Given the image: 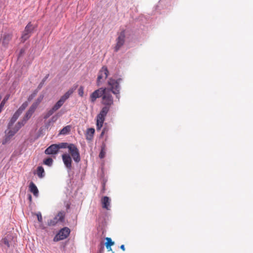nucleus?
<instances>
[{
  "label": "nucleus",
  "instance_id": "nucleus-1",
  "mask_svg": "<svg viewBox=\"0 0 253 253\" xmlns=\"http://www.w3.org/2000/svg\"><path fill=\"white\" fill-rule=\"evenodd\" d=\"M121 79L115 80L112 78H109L108 80V84L109 87H106V90L104 92L102 97L101 103L104 106L110 107L114 103L113 97L111 92L116 95V97L119 100L120 98L121 86L120 83Z\"/></svg>",
  "mask_w": 253,
  "mask_h": 253
},
{
  "label": "nucleus",
  "instance_id": "nucleus-2",
  "mask_svg": "<svg viewBox=\"0 0 253 253\" xmlns=\"http://www.w3.org/2000/svg\"><path fill=\"white\" fill-rule=\"evenodd\" d=\"M110 110V107L104 106L101 109L100 113L97 116L96 126L97 130L100 129L102 127L103 124L105 120V117L106 116Z\"/></svg>",
  "mask_w": 253,
  "mask_h": 253
},
{
  "label": "nucleus",
  "instance_id": "nucleus-3",
  "mask_svg": "<svg viewBox=\"0 0 253 253\" xmlns=\"http://www.w3.org/2000/svg\"><path fill=\"white\" fill-rule=\"evenodd\" d=\"M109 75V71L107 67L103 66L98 73V77L96 81V84L98 86H100L107 79Z\"/></svg>",
  "mask_w": 253,
  "mask_h": 253
},
{
  "label": "nucleus",
  "instance_id": "nucleus-4",
  "mask_svg": "<svg viewBox=\"0 0 253 253\" xmlns=\"http://www.w3.org/2000/svg\"><path fill=\"white\" fill-rule=\"evenodd\" d=\"M65 211H60L53 219L48 220L47 224L51 226H55L59 222L64 223L65 221Z\"/></svg>",
  "mask_w": 253,
  "mask_h": 253
},
{
  "label": "nucleus",
  "instance_id": "nucleus-5",
  "mask_svg": "<svg viewBox=\"0 0 253 253\" xmlns=\"http://www.w3.org/2000/svg\"><path fill=\"white\" fill-rule=\"evenodd\" d=\"M68 150L74 161L77 163H79L81 161V157L79 150L77 146L74 144L70 143Z\"/></svg>",
  "mask_w": 253,
  "mask_h": 253
},
{
  "label": "nucleus",
  "instance_id": "nucleus-6",
  "mask_svg": "<svg viewBox=\"0 0 253 253\" xmlns=\"http://www.w3.org/2000/svg\"><path fill=\"white\" fill-rule=\"evenodd\" d=\"M34 28L35 27L32 24L31 22H29L26 25L21 37V41L22 42H24L30 37L31 34L33 32Z\"/></svg>",
  "mask_w": 253,
  "mask_h": 253
},
{
  "label": "nucleus",
  "instance_id": "nucleus-7",
  "mask_svg": "<svg viewBox=\"0 0 253 253\" xmlns=\"http://www.w3.org/2000/svg\"><path fill=\"white\" fill-rule=\"evenodd\" d=\"M70 229L67 227L60 229L53 238L54 242H58L67 238L70 233Z\"/></svg>",
  "mask_w": 253,
  "mask_h": 253
},
{
  "label": "nucleus",
  "instance_id": "nucleus-8",
  "mask_svg": "<svg viewBox=\"0 0 253 253\" xmlns=\"http://www.w3.org/2000/svg\"><path fill=\"white\" fill-rule=\"evenodd\" d=\"M106 87H100L90 94L89 100L91 103H94L97 98L102 97V96L106 90Z\"/></svg>",
  "mask_w": 253,
  "mask_h": 253
},
{
  "label": "nucleus",
  "instance_id": "nucleus-9",
  "mask_svg": "<svg viewBox=\"0 0 253 253\" xmlns=\"http://www.w3.org/2000/svg\"><path fill=\"white\" fill-rule=\"evenodd\" d=\"M125 41V31H122L116 39L117 44L115 47V51L117 52L120 48L124 45Z\"/></svg>",
  "mask_w": 253,
  "mask_h": 253
},
{
  "label": "nucleus",
  "instance_id": "nucleus-10",
  "mask_svg": "<svg viewBox=\"0 0 253 253\" xmlns=\"http://www.w3.org/2000/svg\"><path fill=\"white\" fill-rule=\"evenodd\" d=\"M62 158L64 164L68 170L72 169V158L69 154L65 153L62 155Z\"/></svg>",
  "mask_w": 253,
  "mask_h": 253
},
{
  "label": "nucleus",
  "instance_id": "nucleus-11",
  "mask_svg": "<svg viewBox=\"0 0 253 253\" xmlns=\"http://www.w3.org/2000/svg\"><path fill=\"white\" fill-rule=\"evenodd\" d=\"M14 237L12 235L7 234L2 239L1 244H4L7 248H10L14 244Z\"/></svg>",
  "mask_w": 253,
  "mask_h": 253
},
{
  "label": "nucleus",
  "instance_id": "nucleus-12",
  "mask_svg": "<svg viewBox=\"0 0 253 253\" xmlns=\"http://www.w3.org/2000/svg\"><path fill=\"white\" fill-rule=\"evenodd\" d=\"M59 151V147L57 144H52L48 147L45 150L44 153L46 155H56Z\"/></svg>",
  "mask_w": 253,
  "mask_h": 253
},
{
  "label": "nucleus",
  "instance_id": "nucleus-13",
  "mask_svg": "<svg viewBox=\"0 0 253 253\" xmlns=\"http://www.w3.org/2000/svg\"><path fill=\"white\" fill-rule=\"evenodd\" d=\"M37 105H38L37 103H33L31 106V107H30L28 111L26 112L25 115L23 118L24 120H25V121L27 122V121L28 120L31 118L32 114L34 113L36 109L37 108Z\"/></svg>",
  "mask_w": 253,
  "mask_h": 253
},
{
  "label": "nucleus",
  "instance_id": "nucleus-14",
  "mask_svg": "<svg viewBox=\"0 0 253 253\" xmlns=\"http://www.w3.org/2000/svg\"><path fill=\"white\" fill-rule=\"evenodd\" d=\"M12 34L8 33H4L2 37H1L2 44L4 46H6L9 43V42L12 39Z\"/></svg>",
  "mask_w": 253,
  "mask_h": 253
},
{
  "label": "nucleus",
  "instance_id": "nucleus-15",
  "mask_svg": "<svg viewBox=\"0 0 253 253\" xmlns=\"http://www.w3.org/2000/svg\"><path fill=\"white\" fill-rule=\"evenodd\" d=\"M110 202L111 200L108 197H103L101 200L102 208L106 210H109Z\"/></svg>",
  "mask_w": 253,
  "mask_h": 253
},
{
  "label": "nucleus",
  "instance_id": "nucleus-16",
  "mask_svg": "<svg viewBox=\"0 0 253 253\" xmlns=\"http://www.w3.org/2000/svg\"><path fill=\"white\" fill-rule=\"evenodd\" d=\"M29 190L36 197L39 196V190L36 185L33 182H31L29 185Z\"/></svg>",
  "mask_w": 253,
  "mask_h": 253
},
{
  "label": "nucleus",
  "instance_id": "nucleus-17",
  "mask_svg": "<svg viewBox=\"0 0 253 253\" xmlns=\"http://www.w3.org/2000/svg\"><path fill=\"white\" fill-rule=\"evenodd\" d=\"M95 129L93 128H89L87 129L85 134L86 139L88 140H91L93 138Z\"/></svg>",
  "mask_w": 253,
  "mask_h": 253
},
{
  "label": "nucleus",
  "instance_id": "nucleus-18",
  "mask_svg": "<svg viewBox=\"0 0 253 253\" xmlns=\"http://www.w3.org/2000/svg\"><path fill=\"white\" fill-rule=\"evenodd\" d=\"M26 123V121H25V120H24L23 119L21 121L18 122L14 127V131H13V133H12V134H15V133H16V132L18 131V130L22 126H23Z\"/></svg>",
  "mask_w": 253,
  "mask_h": 253
},
{
  "label": "nucleus",
  "instance_id": "nucleus-19",
  "mask_svg": "<svg viewBox=\"0 0 253 253\" xmlns=\"http://www.w3.org/2000/svg\"><path fill=\"white\" fill-rule=\"evenodd\" d=\"M37 175L40 178H43L44 175V170L42 166L38 167L37 168Z\"/></svg>",
  "mask_w": 253,
  "mask_h": 253
},
{
  "label": "nucleus",
  "instance_id": "nucleus-20",
  "mask_svg": "<svg viewBox=\"0 0 253 253\" xmlns=\"http://www.w3.org/2000/svg\"><path fill=\"white\" fill-rule=\"evenodd\" d=\"M71 126H67L65 127H64L60 131V134L62 135H66L71 130Z\"/></svg>",
  "mask_w": 253,
  "mask_h": 253
},
{
  "label": "nucleus",
  "instance_id": "nucleus-21",
  "mask_svg": "<svg viewBox=\"0 0 253 253\" xmlns=\"http://www.w3.org/2000/svg\"><path fill=\"white\" fill-rule=\"evenodd\" d=\"M19 115L17 114L16 112L14 114L12 117L11 118L9 124H8V127H10L13 124L16 122L18 117H19Z\"/></svg>",
  "mask_w": 253,
  "mask_h": 253
},
{
  "label": "nucleus",
  "instance_id": "nucleus-22",
  "mask_svg": "<svg viewBox=\"0 0 253 253\" xmlns=\"http://www.w3.org/2000/svg\"><path fill=\"white\" fill-rule=\"evenodd\" d=\"M28 106L27 102H24L22 105L19 107V108L17 110L16 113L20 115L22 112L26 109V108Z\"/></svg>",
  "mask_w": 253,
  "mask_h": 253
},
{
  "label": "nucleus",
  "instance_id": "nucleus-23",
  "mask_svg": "<svg viewBox=\"0 0 253 253\" xmlns=\"http://www.w3.org/2000/svg\"><path fill=\"white\" fill-rule=\"evenodd\" d=\"M78 85H74L71 88H70L65 94L69 98L73 94L74 91L77 89Z\"/></svg>",
  "mask_w": 253,
  "mask_h": 253
},
{
  "label": "nucleus",
  "instance_id": "nucleus-24",
  "mask_svg": "<svg viewBox=\"0 0 253 253\" xmlns=\"http://www.w3.org/2000/svg\"><path fill=\"white\" fill-rule=\"evenodd\" d=\"M53 161L52 158H48L43 160V164L45 165H47L49 167H51L53 164Z\"/></svg>",
  "mask_w": 253,
  "mask_h": 253
},
{
  "label": "nucleus",
  "instance_id": "nucleus-25",
  "mask_svg": "<svg viewBox=\"0 0 253 253\" xmlns=\"http://www.w3.org/2000/svg\"><path fill=\"white\" fill-rule=\"evenodd\" d=\"M63 104L59 100L56 103V104L52 108L55 111L58 110Z\"/></svg>",
  "mask_w": 253,
  "mask_h": 253
},
{
  "label": "nucleus",
  "instance_id": "nucleus-26",
  "mask_svg": "<svg viewBox=\"0 0 253 253\" xmlns=\"http://www.w3.org/2000/svg\"><path fill=\"white\" fill-rule=\"evenodd\" d=\"M58 147H59V150L61 148H69V144L67 142H62L59 144H57Z\"/></svg>",
  "mask_w": 253,
  "mask_h": 253
},
{
  "label": "nucleus",
  "instance_id": "nucleus-27",
  "mask_svg": "<svg viewBox=\"0 0 253 253\" xmlns=\"http://www.w3.org/2000/svg\"><path fill=\"white\" fill-rule=\"evenodd\" d=\"M105 145H102V146H101V149L99 155V158L100 159H103V158L105 157V153H106L105 151Z\"/></svg>",
  "mask_w": 253,
  "mask_h": 253
},
{
  "label": "nucleus",
  "instance_id": "nucleus-28",
  "mask_svg": "<svg viewBox=\"0 0 253 253\" xmlns=\"http://www.w3.org/2000/svg\"><path fill=\"white\" fill-rule=\"evenodd\" d=\"M49 77V74H47L46 75V76L42 80V82L40 83V84H39L38 86V89L39 90L41 89L42 87L43 86L44 84V82L46 81V80H47V79Z\"/></svg>",
  "mask_w": 253,
  "mask_h": 253
},
{
  "label": "nucleus",
  "instance_id": "nucleus-29",
  "mask_svg": "<svg viewBox=\"0 0 253 253\" xmlns=\"http://www.w3.org/2000/svg\"><path fill=\"white\" fill-rule=\"evenodd\" d=\"M105 240H106V242L105 244V246H112L115 244L114 242L112 241L111 238L106 237Z\"/></svg>",
  "mask_w": 253,
  "mask_h": 253
},
{
  "label": "nucleus",
  "instance_id": "nucleus-30",
  "mask_svg": "<svg viewBox=\"0 0 253 253\" xmlns=\"http://www.w3.org/2000/svg\"><path fill=\"white\" fill-rule=\"evenodd\" d=\"M55 111L53 110L52 108H51L50 110H49L46 114L44 116L43 118L44 119H47L48 118H49L50 116H51Z\"/></svg>",
  "mask_w": 253,
  "mask_h": 253
},
{
  "label": "nucleus",
  "instance_id": "nucleus-31",
  "mask_svg": "<svg viewBox=\"0 0 253 253\" xmlns=\"http://www.w3.org/2000/svg\"><path fill=\"white\" fill-rule=\"evenodd\" d=\"M8 99V96H5L4 97V98L3 99V100L1 101V102L0 103V112H1V110H2V107L4 106V104H5V101Z\"/></svg>",
  "mask_w": 253,
  "mask_h": 253
},
{
  "label": "nucleus",
  "instance_id": "nucleus-32",
  "mask_svg": "<svg viewBox=\"0 0 253 253\" xmlns=\"http://www.w3.org/2000/svg\"><path fill=\"white\" fill-rule=\"evenodd\" d=\"M84 88L83 86H81L78 89V94L80 96H83Z\"/></svg>",
  "mask_w": 253,
  "mask_h": 253
},
{
  "label": "nucleus",
  "instance_id": "nucleus-33",
  "mask_svg": "<svg viewBox=\"0 0 253 253\" xmlns=\"http://www.w3.org/2000/svg\"><path fill=\"white\" fill-rule=\"evenodd\" d=\"M66 100H67V99H65V98H64V96H63H63H62L61 97V98H60V99H59V100H60V101H61V102H62L63 104H64V103L65 102V101H66Z\"/></svg>",
  "mask_w": 253,
  "mask_h": 253
},
{
  "label": "nucleus",
  "instance_id": "nucleus-34",
  "mask_svg": "<svg viewBox=\"0 0 253 253\" xmlns=\"http://www.w3.org/2000/svg\"><path fill=\"white\" fill-rule=\"evenodd\" d=\"M37 217H38V220H39V221L42 222V215L41 213H40L39 214H37Z\"/></svg>",
  "mask_w": 253,
  "mask_h": 253
},
{
  "label": "nucleus",
  "instance_id": "nucleus-35",
  "mask_svg": "<svg viewBox=\"0 0 253 253\" xmlns=\"http://www.w3.org/2000/svg\"><path fill=\"white\" fill-rule=\"evenodd\" d=\"M14 131V128L13 129V130H11L9 131L8 134H9V136H12L14 135V134H12Z\"/></svg>",
  "mask_w": 253,
  "mask_h": 253
},
{
  "label": "nucleus",
  "instance_id": "nucleus-36",
  "mask_svg": "<svg viewBox=\"0 0 253 253\" xmlns=\"http://www.w3.org/2000/svg\"><path fill=\"white\" fill-rule=\"evenodd\" d=\"M105 128H103V129L102 130V131L101 132V133L100 134V137H102L103 136V135L104 134L105 132Z\"/></svg>",
  "mask_w": 253,
  "mask_h": 253
},
{
  "label": "nucleus",
  "instance_id": "nucleus-37",
  "mask_svg": "<svg viewBox=\"0 0 253 253\" xmlns=\"http://www.w3.org/2000/svg\"><path fill=\"white\" fill-rule=\"evenodd\" d=\"M57 118L55 116H53L51 119V121L52 122H55Z\"/></svg>",
  "mask_w": 253,
  "mask_h": 253
},
{
  "label": "nucleus",
  "instance_id": "nucleus-38",
  "mask_svg": "<svg viewBox=\"0 0 253 253\" xmlns=\"http://www.w3.org/2000/svg\"><path fill=\"white\" fill-rule=\"evenodd\" d=\"M34 96H35V94H31V95L29 96V98H28V100H30L32 99Z\"/></svg>",
  "mask_w": 253,
  "mask_h": 253
},
{
  "label": "nucleus",
  "instance_id": "nucleus-39",
  "mask_svg": "<svg viewBox=\"0 0 253 253\" xmlns=\"http://www.w3.org/2000/svg\"><path fill=\"white\" fill-rule=\"evenodd\" d=\"M108 251H112L111 246H105Z\"/></svg>",
  "mask_w": 253,
  "mask_h": 253
},
{
  "label": "nucleus",
  "instance_id": "nucleus-40",
  "mask_svg": "<svg viewBox=\"0 0 253 253\" xmlns=\"http://www.w3.org/2000/svg\"><path fill=\"white\" fill-rule=\"evenodd\" d=\"M120 248L123 250V251H125V245H122L120 247Z\"/></svg>",
  "mask_w": 253,
  "mask_h": 253
},
{
  "label": "nucleus",
  "instance_id": "nucleus-41",
  "mask_svg": "<svg viewBox=\"0 0 253 253\" xmlns=\"http://www.w3.org/2000/svg\"><path fill=\"white\" fill-rule=\"evenodd\" d=\"M28 199L30 201H32V196L30 194H29L28 195Z\"/></svg>",
  "mask_w": 253,
  "mask_h": 253
},
{
  "label": "nucleus",
  "instance_id": "nucleus-42",
  "mask_svg": "<svg viewBox=\"0 0 253 253\" xmlns=\"http://www.w3.org/2000/svg\"><path fill=\"white\" fill-rule=\"evenodd\" d=\"M104 250V246L103 245L101 246L100 249V252L103 251Z\"/></svg>",
  "mask_w": 253,
  "mask_h": 253
},
{
  "label": "nucleus",
  "instance_id": "nucleus-43",
  "mask_svg": "<svg viewBox=\"0 0 253 253\" xmlns=\"http://www.w3.org/2000/svg\"><path fill=\"white\" fill-rule=\"evenodd\" d=\"M24 51V50L23 49H21L20 51V55L22 54Z\"/></svg>",
  "mask_w": 253,
  "mask_h": 253
},
{
  "label": "nucleus",
  "instance_id": "nucleus-44",
  "mask_svg": "<svg viewBox=\"0 0 253 253\" xmlns=\"http://www.w3.org/2000/svg\"><path fill=\"white\" fill-rule=\"evenodd\" d=\"M63 96H64V98H65V99H66L67 100L69 98V97H67L65 94H64L63 95Z\"/></svg>",
  "mask_w": 253,
  "mask_h": 253
},
{
  "label": "nucleus",
  "instance_id": "nucleus-45",
  "mask_svg": "<svg viewBox=\"0 0 253 253\" xmlns=\"http://www.w3.org/2000/svg\"><path fill=\"white\" fill-rule=\"evenodd\" d=\"M102 191L104 192L105 191V184H103V188H102Z\"/></svg>",
  "mask_w": 253,
  "mask_h": 253
}]
</instances>
